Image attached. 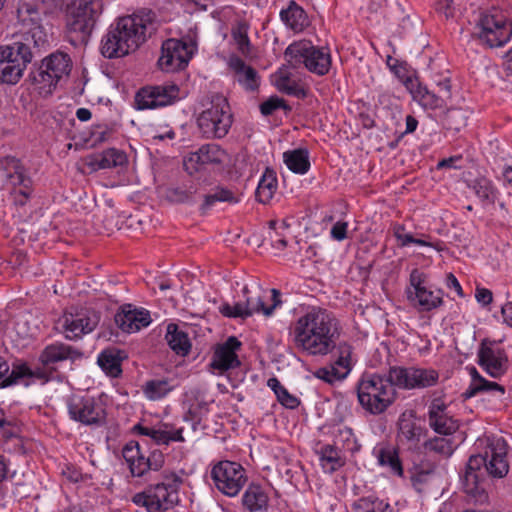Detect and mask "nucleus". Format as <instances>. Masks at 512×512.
<instances>
[{"instance_id":"51","label":"nucleus","mask_w":512,"mask_h":512,"mask_svg":"<svg viewBox=\"0 0 512 512\" xmlns=\"http://www.w3.org/2000/svg\"><path fill=\"white\" fill-rule=\"evenodd\" d=\"M182 431V428L173 431L154 428L151 439L154 440L156 444L165 445H168L171 441L183 442L184 437Z\"/></svg>"},{"instance_id":"30","label":"nucleus","mask_w":512,"mask_h":512,"mask_svg":"<svg viewBox=\"0 0 512 512\" xmlns=\"http://www.w3.org/2000/svg\"><path fill=\"white\" fill-rule=\"evenodd\" d=\"M9 372V365L5 360L0 359V379H3L0 386L8 387L17 383V381L24 377H37L46 379L47 375L44 371L36 370L31 371L26 364L14 365L8 376L4 377Z\"/></svg>"},{"instance_id":"44","label":"nucleus","mask_w":512,"mask_h":512,"mask_svg":"<svg viewBox=\"0 0 512 512\" xmlns=\"http://www.w3.org/2000/svg\"><path fill=\"white\" fill-rule=\"evenodd\" d=\"M393 234L400 247H406L409 244H416L423 247H431L440 250L437 243L428 240L429 237L416 238L411 233H406L403 225L397 224L393 227Z\"/></svg>"},{"instance_id":"27","label":"nucleus","mask_w":512,"mask_h":512,"mask_svg":"<svg viewBox=\"0 0 512 512\" xmlns=\"http://www.w3.org/2000/svg\"><path fill=\"white\" fill-rule=\"evenodd\" d=\"M228 67L233 72L235 80L246 91L254 92L260 85L258 72L247 65L240 57L234 55L229 58Z\"/></svg>"},{"instance_id":"59","label":"nucleus","mask_w":512,"mask_h":512,"mask_svg":"<svg viewBox=\"0 0 512 512\" xmlns=\"http://www.w3.org/2000/svg\"><path fill=\"white\" fill-rule=\"evenodd\" d=\"M183 166L189 174H193L205 166L202 164V158L199 154V150L189 153L183 160Z\"/></svg>"},{"instance_id":"25","label":"nucleus","mask_w":512,"mask_h":512,"mask_svg":"<svg viewBox=\"0 0 512 512\" xmlns=\"http://www.w3.org/2000/svg\"><path fill=\"white\" fill-rule=\"evenodd\" d=\"M241 345L235 336H230L223 344L216 347L211 366L220 372L238 367L240 361L236 351L240 349Z\"/></svg>"},{"instance_id":"36","label":"nucleus","mask_w":512,"mask_h":512,"mask_svg":"<svg viewBox=\"0 0 512 512\" xmlns=\"http://www.w3.org/2000/svg\"><path fill=\"white\" fill-rule=\"evenodd\" d=\"M437 465L435 462H421L411 470V482L418 492H423L424 486L430 483L436 474Z\"/></svg>"},{"instance_id":"47","label":"nucleus","mask_w":512,"mask_h":512,"mask_svg":"<svg viewBox=\"0 0 512 512\" xmlns=\"http://www.w3.org/2000/svg\"><path fill=\"white\" fill-rule=\"evenodd\" d=\"M469 187L480 200L491 203L494 202L496 198V189L489 179L485 177L476 178L471 182V184H469Z\"/></svg>"},{"instance_id":"22","label":"nucleus","mask_w":512,"mask_h":512,"mask_svg":"<svg viewBox=\"0 0 512 512\" xmlns=\"http://www.w3.org/2000/svg\"><path fill=\"white\" fill-rule=\"evenodd\" d=\"M397 439L408 449H417L421 439L425 436L427 430L416 418L412 410L404 411L398 418Z\"/></svg>"},{"instance_id":"32","label":"nucleus","mask_w":512,"mask_h":512,"mask_svg":"<svg viewBox=\"0 0 512 512\" xmlns=\"http://www.w3.org/2000/svg\"><path fill=\"white\" fill-rule=\"evenodd\" d=\"M242 504L249 512H267L269 496L263 487L251 484L242 496Z\"/></svg>"},{"instance_id":"52","label":"nucleus","mask_w":512,"mask_h":512,"mask_svg":"<svg viewBox=\"0 0 512 512\" xmlns=\"http://www.w3.org/2000/svg\"><path fill=\"white\" fill-rule=\"evenodd\" d=\"M197 192V188L194 185L189 186H178L169 189V198L176 202H190L193 199V195Z\"/></svg>"},{"instance_id":"53","label":"nucleus","mask_w":512,"mask_h":512,"mask_svg":"<svg viewBox=\"0 0 512 512\" xmlns=\"http://www.w3.org/2000/svg\"><path fill=\"white\" fill-rule=\"evenodd\" d=\"M436 11L446 19H453L459 11V4L455 0H436L434 3Z\"/></svg>"},{"instance_id":"29","label":"nucleus","mask_w":512,"mask_h":512,"mask_svg":"<svg viewBox=\"0 0 512 512\" xmlns=\"http://www.w3.org/2000/svg\"><path fill=\"white\" fill-rule=\"evenodd\" d=\"M471 383L463 392L465 399H470L479 393L488 392L493 394L498 400H503L506 394L504 386L497 382L489 381L479 374L475 367L470 368Z\"/></svg>"},{"instance_id":"63","label":"nucleus","mask_w":512,"mask_h":512,"mask_svg":"<svg viewBox=\"0 0 512 512\" xmlns=\"http://www.w3.org/2000/svg\"><path fill=\"white\" fill-rule=\"evenodd\" d=\"M475 298L478 303L483 306L489 305L493 300L492 292L487 288L477 287L475 291Z\"/></svg>"},{"instance_id":"34","label":"nucleus","mask_w":512,"mask_h":512,"mask_svg":"<svg viewBox=\"0 0 512 512\" xmlns=\"http://www.w3.org/2000/svg\"><path fill=\"white\" fill-rule=\"evenodd\" d=\"M166 340L177 355L186 356L190 352L191 342L188 334L180 330L177 324L170 323L167 326Z\"/></svg>"},{"instance_id":"15","label":"nucleus","mask_w":512,"mask_h":512,"mask_svg":"<svg viewBox=\"0 0 512 512\" xmlns=\"http://www.w3.org/2000/svg\"><path fill=\"white\" fill-rule=\"evenodd\" d=\"M410 287L407 298L419 312H430L443 305L442 290H431L427 287V275L418 269L410 273Z\"/></svg>"},{"instance_id":"56","label":"nucleus","mask_w":512,"mask_h":512,"mask_svg":"<svg viewBox=\"0 0 512 512\" xmlns=\"http://www.w3.org/2000/svg\"><path fill=\"white\" fill-rule=\"evenodd\" d=\"M447 125L450 129L460 131L467 124V118L461 109H452L446 116Z\"/></svg>"},{"instance_id":"24","label":"nucleus","mask_w":512,"mask_h":512,"mask_svg":"<svg viewBox=\"0 0 512 512\" xmlns=\"http://www.w3.org/2000/svg\"><path fill=\"white\" fill-rule=\"evenodd\" d=\"M115 323L126 333H134L147 327L151 323L148 310L133 308L132 305H124L115 315Z\"/></svg>"},{"instance_id":"6","label":"nucleus","mask_w":512,"mask_h":512,"mask_svg":"<svg viewBox=\"0 0 512 512\" xmlns=\"http://www.w3.org/2000/svg\"><path fill=\"white\" fill-rule=\"evenodd\" d=\"M357 397L365 411L379 415L394 403L396 391L386 374H364L357 383Z\"/></svg>"},{"instance_id":"20","label":"nucleus","mask_w":512,"mask_h":512,"mask_svg":"<svg viewBox=\"0 0 512 512\" xmlns=\"http://www.w3.org/2000/svg\"><path fill=\"white\" fill-rule=\"evenodd\" d=\"M70 418L83 425L100 426L105 422V409L92 397L71 396L67 400Z\"/></svg>"},{"instance_id":"37","label":"nucleus","mask_w":512,"mask_h":512,"mask_svg":"<svg viewBox=\"0 0 512 512\" xmlns=\"http://www.w3.org/2000/svg\"><path fill=\"white\" fill-rule=\"evenodd\" d=\"M274 84L281 93L303 99L306 97V90L291 78L290 73L280 69L274 75Z\"/></svg>"},{"instance_id":"55","label":"nucleus","mask_w":512,"mask_h":512,"mask_svg":"<svg viewBox=\"0 0 512 512\" xmlns=\"http://www.w3.org/2000/svg\"><path fill=\"white\" fill-rule=\"evenodd\" d=\"M233 39L237 45V49L244 56L250 54V40L245 27H239L236 31H233Z\"/></svg>"},{"instance_id":"46","label":"nucleus","mask_w":512,"mask_h":512,"mask_svg":"<svg viewBox=\"0 0 512 512\" xmlns=\"http://www.w3.org/2000/svg\"><path fill=\"white\" fill-rule=\"evenodd\" d=\"M168 379H154L146 382L144 393L149 400H159L174 389Z\"/></svg>"},{"instance_id":"61","label":"nucleus","mask_w":512,"mask_h":512,"mask_svg":"<svg viewBox=\"0 0 512 512\" xmlns=\"http://www.w3.org/2000/svg\"><path fill=\"white\" fill-rule=\"evenodd\" d=\"M437 85V95L443 101V104L446 105V101L449 100L452 96L451 93V81L449 77H444L438 81H436Z\"/></svg>"},{"instance_id":"33","label":"nucleus","mask_w":512,"mask_h":512,"mask_svg":"<svg viewBox=\"0 0 512 512\" xmlns=\"http://www.w3.org/2000/svg\"><path fill=\"white\" fill-rule=\"evenodd\" d=\"M125 357L124 351L111 347L99 354L97 363L108 376L116 378L122 373L121 363Z\"/></svg>"},{"instance_id":"14","label":"nucleus","mask_w":512,"mask_h":512,"mask_svg":"<svg viewBox=\"0 0 512 512\" xmlns=\"http://www.w3.org/2000/svg\"><path fill=\"white\" fill-rule=\"evenodd\" d=\"M210 477L216 489L228 497L239 494L247 482L245 469L233 461H219L212 466Z\"/></svg>"},{"instance_id":"50","label":"nucleus","mask_w":512,"mask_h":512,"mask_svg":"<svg viewBox=\"0 0 512 512\" xmlns=\"http://www.w3.org/2000/svg\"><path fill=\"white\" fill-rule=\"evenodd\" d=\"M338 357L333 366L340 369V373L344 374V378L348 375L352 368V347L346 342L340 343L337 347Z\"/></svg>"},{"instance_id":"35","label":"nucleus","mask_w":512,"mask_h":512,"mask_svg":"<svg viewBox=\"0 0 512 512\" xmlns=\"http://www.w3.org/2000/svg\"><path fill=\"white\" fill-rule=\"evenodd\" d=\"M127 162L126 154L118 149L110 148L100 154L95 155L90 161V166L94 169H110L123 166Z\"/></svg>"},{"instance_id":"26","label":"nucleus","mask_w":512,"mask_h":512,"mask_svg":"<svg viewBox=\"0 0 512 512\" xmlns=\"http://www.w3.org/2000/svg\"><path fill=\"white\" fill-rule=\"evenodd\" d=\"M414 101L424 109L435 110L444 106L436 92L430 91L417 77L407 76L402 80Z\"/></svg>"},{"instance_id":"7","label":"nucleus","mask_w":512,"mask_h":512,"mask_svg":"<svg viewBox=\"0 0 512 512\" xmlns=\"http://www.w3.org/2000/svg\"><path fill=\"white\" fill-rule=\"evenodd\" d=\"M182 479L176 473L164 474L162 480L136 493L132 502L146 508L147 512H165L178 503V490Z\"/></svg>"},{"instance_id":"40","label":"nucleus","mask_w":512,"mask_h":512,"mask_svg":"<svg viewBox=\"0 0 512 512\" xmlns=\"http://www.w3.org/2000/svg\"><path fill=\"white\" fill-rule=\"evenodd\" d=\"M277 177L274 170L266 168L256 189V198L260 203L267 204L277 190Z\"/></svg>"},{"instance_id":"18","label":"nucleus","mask_w":512,"mask_h":512,"mask_svg":"<svg viewBox=\"0 0 512 512\" xmlns=\"http://www.w3.org/2000/svg\"><path fill=\"white\" fill-rule=\"evenodd\" d=\"M196 50L192 40L167 39L161 47L158 65L162 71L175 72L184 69Z\"/></svg>"},{"instance_id":"42","label":"nucleus","mask_w":512,"mask_h":512,"mask_svg":"<svg viewBox=\"0 0 512 512\" xmlns=\"http://www.w3.org/2000/svg\"><path fill=\"white\" fill-rule=\"evenodd\" d=\"M423 448L426 454H436L443 459L449 458L455 450L451 439L438 436L426 440L423 443Z\"/></svg>"},{"instance_id":"21","label":"nucleus","mask_w":512,"mask_h":512,"mask_svg":"<svg viewBox=\"0 0 512 512\" xmlns=\"http://www.w3.org/2000/svg\"><path fill=\"white\" fill-rule=\"evenodd\" d=\"M478 365L492 378H501L508 370L505 350L495 341L483 339L477 351Z\"/></svg>"},{"instance_id":"9","label":"nucleus","mask_w":512,"mask_h":512,"mask_svg":"<svg viewBox=\"0 0 512 512\" xmlns=\"http://www.w3.org/2000/svg\"><path fill=\"white\" fill-rule=\"evenodd\" d=\"M197 117V126L207 139L223 138L229 132L233 116L226 97L221 94L211 95Z\"/></svg>"},{"instance_id":"2","label":"nucleus","mask_w":512,"mask_h":512,"mask_svg":"<svg viewBox=\"0 0 512 512\" xmlns=\"http://www.w3.org/2000/svg\"><path fill=\"white\" fill-rule=\"evenodd\" d=\"M290 334L298 350L311 356H325L336 347L340 326L332 312L313 306L295 320Z\"/></svg>"},{"instance_id":"11","label":"nucleus","mask_w":512,"mask_h":512,"mask_svg":"<svg viewBox=\"0 0 512 512\" xmlns=\"http://www.w3.org/2000/svg\"><path fill=\"white\" fill-rule=\"evenodd\" d=\"M271 293L273 303L270 306H266L264 304L265 291L258 286L254 289L244 286L242 289L244 300H240L234 305L224 303L219 308L220 313L225 317L242 319H246L255 313H263L265 316H270L273 314L275 308L281 303L279 299V291L272 289Z\"/></svg>"},{"instance_id":"12","label":"nucleus","mask_w":512,"mask_h":512,"mask_svg":"<svg viewBox=\"0 0 512 512\" xmlns=\"http://www.w3.org/2000/svg\"><path fill=\"white\" fill-rule=\"evenodd\" d=\"M71 69L70 56L57 51L42 60L41 65L30 73V79L42 92L51 93L57 83L69 75Z\"/></svg>"},{"instance_id":"60","label":"nucleus","mask_w":512,"mask_h":512,"mask_svg":"<svg viewBox=\"0 0 512 512\" xmlns=\"http://www.w3.org/2000/svg\"><path fill=\"white\" fill-rule=\"evenodd\" d=\"M276 396L278 401L288 409H295L300 404L299 399L290 394L285 387Z\"/></svg>"},{"instance_id":"23","label":"nucleus","mask_w":512,"mask_h":512,"mask_svg":"<svg viewBox=\"0 0 512 512\" xmlns=\"http://www.w3.org/2000/svg\"><path fill=\"white\" fill-rule=\"evenodd\" d=\"M428 422L435 433L445 436L452 435L459 428L458 421L449 414L446 404L439 399L433 400L429 405Z\"/></svg>"},{"instance_id":"64","label":"nucleus","mask_w":512,"mask_h":512,"mask_svg":"<svg viewBox=\"0 0 512 512\" xmlns=\"http://www.w3.org/2000/svg\"><path fill=\"white\" fill-rule=\"evenodd\" d=\"M347 223L346 222H337L331 228V236L333 239L337 241H342L346 238L347 233Z\"/></svg>"},{"instance_id":"31","label":"nucleus","mask_w":512,"mask_h":512,"mask_svg":"<svg viewBox=\"0 0 512 512\" xmlns=\"http://www.w3.org/2000/svg\"><path fill=\"white\" fill-rule=\"evenodd\" d=\"M280 18L287 28L295 33L302 32L310 24L305 10L294 0H291L288 7L280 11Z\"/></svg>"},{"instance_id":"4","label":"nucleus","mask_w":512,"mask_h":512,"mask_svg":"<svg viewBox=\"0 0 512 512\" xmlns=\"http://www.w3.org/2000/svg\"><path fill=\"white\" fill-rule=\"evenodd\" d=\"M507 444L501 437L487 439L485 456H470L462 484L465 492L473 497L481 498L485 493V482L487 476L502 478L509 471V464L506 460Z\"/></svg>"},{"instance_id":"43","label":"nucleus","mask_w":512,"mask_h":512,"mask_svg":"<svg viewBox=\"0 0 512 512\" xmlns=\"http://www.w3.org/2000/svg\"><path fill=\"white\" fill-rule=\"evenodd\" d=\"M216 202L237 203L238 199L231 190L216 187L209 194L205 195L204 202L200 208L202 213H206Z\"/></svg>"},{"instance_id":"41","label":"nucleus","mask_w":512,"mask_h":512,"mask_svg":"<svg viewBox=\"0 0 512 512\" xmlns=\"http://www.w3.org/2000/svg\"><path fill=\"white\" fill-rule=\"evenodd\" d=\"M413 367H390L386 374L392 387H399L402 389H414Z\"/></svg>"},{"instance_id":"3","label":"nucleus","mask_w":512,"mask_h":512,"mask_svg":"<svg viewBox=\"0 0 512 512\" xmlns=\"http://www.w3.org/2000/svg\"><path fill=\"white\" fill-rule=\"evenodd\" d=\"M156 29L155 14L150 10L122 17L103 37L101 53L106 58L127 55L137 49Z\"/></svg>"},{"instance_id":"5","label":"nucleus","mask_w":512,"mask_h":512,"mask_svg":"<svg viewBox=\"0 0 512 512\" xmlns=\"http://www.w3.org/2000/svg\"><path fill=\"white\" fill-rule=\"evenodd\" d=\"M102 11V0H72L67 8L66 31L73 46L88 43Z\"/></svg>"},{"instance_id":"45","label":"nucleus","mask_w":512,"mask_h":512,"mask_svg":"<svg viewBox=\"0 0 512 512\" xmlns=\"http://www.w3.org/2000/svg\"><path fill=\"white\" fill-rule=\"evenodd\" d=\"M321 466L326 472L333 473L344 465L340 452L331 445H325L319 452Z\"/></svg>"},{"instance_id":"54","label":"nucleus","mask_w":512,"mask_h":512,"mask_svg":"<svg viewBox=\"0 0 512 512\" xmlns=\"http://www.w3.org/2000/svg\"><path fill=\"white\" fill-rule=\"evenodd\" d=\"M314 375L318 379H321L330 384L337 380L344 379V374L340 373V369L333 365L319 368L315 371Z\"/></svg>"},{"instance_id":"10","label":"nucleus","mask_w":512,"mask_h":512,"mask_svg":"<svg viewBox=\"0 0 512 512\" xmlns=\"http://www.w3.org/2000/svg\"><path fill=\"white\" fill-rule=\"evenodd\" d=\"M284 55L291 67L297 68L303 64L308 71L318 76L326 75L331 68L329 48L314 46L309 41L290 44Z\"/></svg>"},{"instance_id":"19","label":"nucleus","mask_w":512,"mask_h":512,"mask_svg":"<svg viewBox=\"0 0 512 512\" xmlns=\"http://www.w3.org/2000/svg\"><path fill=\"white\" fill-rule=\"evenodd\" d=\"M180 88L173 83L146 86L135 95V108L138 110L157 109L169 106L180 100Z\"/></svg>"},{"instance_id":"38","label":"nucleus","mask_w":512,"mask_h":512,"mask_svg":"<svg viewBox=\"0 0 512 512\" xmlns=\"http://www.w3.org/2000/svg\"><path fill=\"white\" fill-rule=\"evenodd\" d=\"M283 160L289 170L296 174H305L310 169L309 152L298 148L283 153Z\"/></svg>"},{"instance_id":"58","label":"nucleus","mask_w":512,"mask_h":512,"mask_svg":"<svg viewBox=\"0 0 512 512\" xmlns=\"http://www.w3.org/2000/svg\"><path fill=\"white\" fill-rule=\"evenodd\" d=\"M112 129L108 127L107 125H95L93 126L91 130V140L93 142V145H97L103 142H106L109 140V138L112 136Z\"/></svg>"},{"instance_id":"17","label":"nucleus","mask_w":512,"mask_h":512,"mask_svg":"<svg viewBox=\"0 0 512 512\" xmlns=\"http://www.w3.org/2000/svg\"><path fill=\"white\" fill-rule=\"evenodd\" d=\"M122 455L133 477H142L149 471H158L165 462L164 454L160 450H152L146 455L136 441L128 442L123 447Z\"/></svg>"},{"instance_id":"8","label":"nucleus","mask_w":512,"mask_h":512,"mask_svg":"<svg viewBox=\"0 0 512 512\" xmlns=\"http://www.w3.org/2000/svg\"><path fill=\"white\" fill-rule=\"evenodd\" d=\"M472 37L487 48L502 47L512 37V22L497 10L481 11L474 21Z\"/></svg>"},{"instance_id":"13","label":"nucleus","mask_w":512,"mask_h":512,"mask_svg":"<svg viewBox=\"0 0 512 512\" xmlns=\"http://www.w3.org/2000/svg\"><path fill=\"white\" fill-rule=\"evenodd\" d=\"M1 171L5 184L13 189L14 203L24 206L33 193L28 168L19 159L7 156L1 160Z\"/></svg>"},{"instance_id":"1","label":"nucleus","mask_w":512,"mask_h":512,"mask_svg":"<svg viewBox=\"0 0 512 512\" xmlns=\"http://www.w3.org/2000/svg\"><path fill=\"white\" fill-rule=\"evenodd\" d=\"M26 11L31 15V25L24 23L23 29L13 41L0 47V83L2 84H17L34 55L47 43V35L39 24V12L31 6H27ZM23 21L26 22L25 19Z\"/></svg>"},{"instance_id":"49","label":"nucleus","mask_w":512,"mask_h":512,"mask_svg":"<svg viewBox=\"0 0 512 512\" xmlns=\"http://www.w3.org/2000/svg\"><path fill=\"white\" fill-rule=\"evenodd\" d=\"M414 389L434 386L439 378L438 372L434 369L413 367Z\"/></svg>"},{"instance_id":"57","label":"nucleus","mask_w":512,"mask_h":512,"mask_svg":"<svg viewBox=\"0 0 512 512\" xmlns=\"http://www.w3.org/2000/svg\"><path fill=\"white\" fill-rule=\"evenodd\" d=\"M279 108L288 109L285 101L277 96H272L260 105V111L264 116L272 115Z\"/></svg>"},{"instance_id":"62","label":"nucleus","mask_w":512,"mask_h":512,"mask_svg":"<svg viewBox=\"0 0 512 512\" xmlns=\"http://www.w3.org/2000/svg\"><path fill=\"white\" fill-rule=\"evenodd\" d=\"M376 498L363 497L357 500L353 505L354 512H372Z\"/></svg>"},{"instance_id":"16","label":"nucleus","mask_w":512,"mask_h":512,"mask_svg":"<svg viewBox=\"0 0 512 512\" xmlns=\"http://www.w3.org/2000/svg\"><path fill=\"white\" fill-rule=\"evenodd\" d=\"M100 315L91 309H82L76 313H64L55 323V329L67 340L81 339L91 333L98 325Z\"/></svg>"},{"instance_id":"48","label":"nucleus","mask_w":512,"mask_h":512,"mask_svg":"<svg viewBox=\"0 0 512 512\" xmlns=\"http://www.w3.org/2000/svg\"><path fill=\"white\" fill-rule=\"evenodd\" d=\"M198 150L204 165L221 164L227 157L226 152L214 143L202 145Z\"/></svg>"},{"instance_id":"28","label":"nucleus","mask_w":512,"mask_h":512,"mask_svg":"<svg viewBox=\"0 0 512 512\" xmlns=\"http://www.w3.org/2000/svg\"><path fill=\"white\" fill-rule=\"evenodd\" d=\"M82 357V353L67 344L55 342L47 345L39 355V361L44 367H50L65 360L75 361Z\"/></svg>"},{"instance_id":"39","label":"nucleus","mask_w":512,"mask_h":512,"mask_svg":"<svg viewBox=\"0 0 512 512\" xmlns=\"http://www.w3.org/2000/svg\"><path fill=\"white\" fill-rule=\"evenodd\" d=\"M375 454L379 465L388 467L390 471L397 475L403 476V467L399 458L398 450L391 446L385 445L375 450Z\"/></svg>"}]
</instances>
